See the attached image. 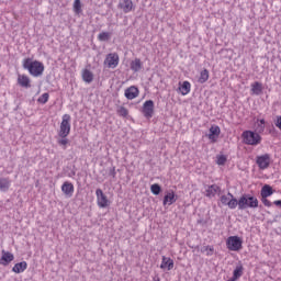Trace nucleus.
<instances>
[{
    "instance_id": "f3484780",
    "label": "nucleus",
    "mask_w": 281,
    "mask_h": 281,
    "mask_svg": "<svg viewBox=\"0 0 281 281\" xmlns=\"http://www.w3.org/2000/svg\"><path fill=\"white\" fill-rule=\"evenodd\" d=\"M173 203H177V195L175 194V191H169L164 196L162 205H172Z\"/></svg>"
},
{
    "instance_id": "4c0bfd02",
    "label": "nucleus",
    "mask_w": 281,
    "mask_h": 281,
    "mask_svg": "<svg viewBox=\"0 0 281 281\" xmlns=\"http://www.w3.org/2000/svg\"><path fill=\"white\" fill-rule=\"evenodd\" d=\"M257 131H258V133H263L265 132V125L258 123L257 124Z\"/></svg>"
},
{
    "instance_id": "e433bc0d",
    "label": "nucleus",
    "mask_w": 281,
    "mask_h": 281,
    "mask_svg": "<svg viewBox=\"0 0 281 281\" xmlns=\"http://www.w3.org/2000/svg\"><path fill=\"white\" fill-rule=\"evenodd\" d=\"M261 202L266 207H271V201H269L267 198H261Z\"/></svg>"
},
{
    "instance_id": "c756f323",
    "label": "nucleus",
    "mask_w": 281,
    "mask_h": 281,
    "mask_svg": "<svg viewBox=\"0 0 281 281\" xmlns=\"http://www.w3.org/2000/svg\"><path fill=\"white\" fill-rule=\"evenodd\" d=\"M116 113L121 117H128V109H126L125 106H119V109L116 110Z\"/></svg>"
},
{
    "instance_id": "a878e982",
    "label": "nucleus",
    "mask_w": 281,
    "mask_h": 281,
    "mask_svg": "<svg viewBox=\"0 0 281 281\" xmlns=\"http://www.w3.org/2000/svg\"><path fill=\"white\" fill-rule=\"evenodd\" d=\"M82 80L83 82H88V85H90V82H93V72H91V70L89 69H85L82 71Z\"/></svg>"
},
{
    "instance_id": "ea45409f",
    "label": "nucleus",
    "mask_w": 281,
    "mask_h": 281,
    "mask_svg": "<svg viewBox=\"0 0 281 281\" xmlns=\"http://www.w3.org/2000/svg\"><path fill=\"white\" fill-rule=\"evenodd\" d=\"M110 175H112V177H115V167H113V168L110 170Z\"/></svg>"
},
{
    "instance_id": "473e14b6",
    "label": "nucleus",
    "mask_w": 281,
    "mask_h": 281,
    "mask_svg": "<svg viewBox=\"0 0 281 281\" xmlns=\"http://www.w3.org/2000/svg\"><path fill=\"white\" fill-rule=\"evenodd\" d=\"M74 10L76 14H80V12H82V3L80 2V0H75Z\"/></svg>"
},
{
    "instance_id": "2eb2a0df",
    "label": "nucleus",
    "mask_w": 281,
    "mask_h": 281,
    "mask_svg": "<svg viewBox=\"0 0 281 281\" xmlns=\"http://www.w3.org/2000/svg\"><path fill=\"white\" fill-rule=\"evenodd\" d=\"M139 95V89L135 86H131L125 90V98L127 100H135Z\"/></svg>"
},
{
    "instance_id": "412c9836",
    "label": "nucleus",
    "mask_w": 281,
    "mask_h": 281,
    "mask_svg": "<svg viewBox=\"0 0 281 281\" xmlns=\"http://www.w3.org/2000/svg\"><path fill=\"white\" fill-rule=\"evenodd\" d=\"M130 67L134 74H137V71H142V68L144 67V64L142 63V59L135 58L131 61Z\"/></svg>"
},
{
    "instance_id": "79ce46f5",
    "label": "nucleus",
    "mask_w": 281,
    "mask_h": 281,
    "mask_svg": "<svg viewBox=\"0 0 281 281\" xmlns=\"http://www.w3.org/2000/svg\"><path fill=\"white\" fill-rule=\"evenodd\" d=\"M154 281H161V279L159 278V276L154 277Z\"/></svg>"
},
{
    "instance_id": "7ed1b4c3",
    "label": "nucleus",
    "mask_w": 281,
    "mask_h": 281,
    "mask_svg": "<svg viewBox=\"0 0 281 281\" xmlns=\"http://www.w3.org/2000/svg\"><path fill=\"white\" fill-rule=\"evenodd\" d=\"M241 137L247 146H258L262 142V136L254 131L243 132Z\"/></svg>"
},
{
    "instance_id": "aec40b11",
    "label": "nucleus",
    "mask_w": 281,
    "mask_h": 281,
    "mask_svg": "<svg viewBox=\"0 0 281 281\" xmlns=\"http://www.w3.org/2000/svg\"><path fill=\"white\" fill-rule=\"evenodd\" d=\"M179 85H180L178 88L179 93H181V95H188V93H190L192 89V85L190 83V81H183L182 83H179Z\"/></svg>"
},
{
    "instance_id": "0eeeda50",
    "label": "nucleus",
    "mask_w": 281,
    "mask_h": 281,
    "mask_svg": "<svg viewBox=\"0 0 281 281\" xmlns=\"http://www.w3.org/2000/svg\"><path fill=\"white\" fill-rule=\"evenodd\" d=\"M108 69H115L120 65V55L117 53H109L104 59Z\"/></svg>"
},
{
    "instance_id": "5701e85b",
    "label": "nucleus",
    "mask_w": 281,
    "mask_h": 281,
    "mask_svg": "<svg viewBox=\"0 0 281 281\" xmlns=\"http://www.w3.org/2000/svg\"><path fill=\"white\" fill-rule=\"evenodd\" d=\"M27 269V261L18 262L13 266V273H23Z\"/></svg>"
},
{
    "instance_id": "f03ea898",
    "label": "nucleus",
    "mask_w": 281,
    "mask_h": 281,
    "mask_svg": "<svg viewBox=\"0 0 281 281\" xmlns=\"http://www.w3.org/2000/svg\"><path fill=\"white\" fill-rule=\"evenodd\" d=\"M258 205V198L252 196L250 194H244L239 198V200H237L238 210H248V207L250 210H256Z\"/></svg>"
},
{
    "instance_id": "bb28decb",
    "label": "nucleus",
    "mask_w": 281,
    "mask_h": 281,
    "mask_svg": "<svg viewBox=\"0 0 281 281\" xmlns=\"http://www.w3.org/2000/svg\"><path fill=\"white\" fill-rule=\"evenodd\" d=\"M210 80V71L207 69H204L200 72L199 82L200 85H205Z\"/></svg>"
},
{
    "instance_id": "f8f14e48",
    "label": "nucleus",
    "mask_w": 281,
    "mask_h": 281,
    "mask_svg": "<svg viewBox=\"0 0 281 281\" xmlns=\"http://www.w3.org/2000/svg\"><path fill=\"white\" fill-rule=\"evenodd\" d=\"M119 9L123 10L124 14H128V12L135 10V5L133 4V0H120Z\"/></svg>"
},
{
    "instance_id": "6ab92c4d",
    "label": "nucleus",
    "mask_w": 281,
    "mask_h": 281,
    "mask_svg": "<svg viewBox=\"0 0 281 281\" xmlns=\"http://www.w3.org/2000/svg\"><path fill=\"white\" fill-rule=\"evenodd\" d=\"M221 192V187L216 184L209 186L207 189L205 190V196L209 199H212V196H216Z\"/></svg>"
},
{
    "instance_id": "f257e3e1",
    "label": "nucleus",
    "mask_w": 281,
    "mask_h": 281,
    "mask_svg": "<svg viewBox=\"0 0 281 281\" xmlns=\"http://www.w3.org/2000/svg\"><path fill=\"white\" fill-rule=\"evenodd\" d=\"M23 69L29 70V74L33 76V78H40L43 76L45 71V65L38 60H32V58H25L22 64Z\"/></svg>"
},
{
    "instance_id": "423d86ee",
    "label": "nucleus",
    "mask_w": 281,
    "mask_h": 281,
    "mask_svg": "<svg viewBox=\"0 0 281 281\" xmlns=\"http://www.w3.org/2000/svg\"><path fill=\"white\" fill-rule=\"evenodd\" d=\"M226 246L229 251H240L243 249V239L238 236H231L226 240Z\"/></svg>"
},
{
    "instance_id": "f704fd0d",
    "label": "nucleus",
    "mask_w": 281,
    "mask_h": 281,
    "mask_svg": "<svg viewBox=\"0 0 281 281\" xmlns=\"http://www.w3.org/2000/svg\"><path fill=\"white\" fill-rule=\"evenodd\" d=\"M57 144L59 146H63L64 150H66L67 144H69V139H67V137H61L60 139L57 140Z\"/></svg>"
},
{
    "instance_id": "4468645a",
    "label": "nucleus",
    "mask_w": 281,
    "mask_h": 281,
    "mask_svg": "<svg viewBox=\"0 0 281 281\" xmlns=\"http://www.w3.org/2000/svg\"><path fill=\"white\" fill-rule=\"evenodd\" d=\"M160 269H167V271H172V269H175V260H172L170 257L162 256Z\"/></svg>"
},
{
    "instance_id": "393cba45",
    "label": "nucleus",
    "mask_w": 281,
    "mask_h": 281,
    "mask_svg": "<svg viewBox=\"0 0 281 281\" xmlns=\"http://www.w3.org/2000/svg\"><path fill=\"white\" fill-rule=\"evenodd\" d=\"M250 91L254 95H260V93H262V83H260L259 81L251 83Z\"/></svg>"
},
{
    "instance_id": "6e6552de",
    "label": "nucleus",
    "mask_w": 281,
    "mask_h": 281,
    "mask_svg": "<svg viewBox=\"0 0 281 281\" xmlns=\"http://www.w3.org/2000/svg\"><path fill=\"white\" fill-rule=\"evenodd\" d=\"M142 113L144 117L150 120L155 115V102L153 100H147L143 104Z\"/></svg>"
},
{
    "instance_id": "2f4dec72",
    "label": "nucleus",
    "mask_w": 281,
    "mask_h": 281,
    "mask_svg": "<svg viewBox=\"0 0 281 281\" xmlns=\"http://www.w3.org/2000/svg\"><path fill=\"white\" fill-rule=\"evenodd\" d=\"M151 193L155 194V196L161 194V186L154 183L150 187Z\"/></svg>"
},
{
    "instance_id": "58836bf2",
    "label": "nucleus",
    "mask_w": 281,
    "mask_h": 281,
    "mask_svg": "<svg viewBox=\"0 0 281 281\" xmlns=\"http://www.w3.org/2000/svg\"><path fill=\"white\" fill-rule=\"evenodd\" d=\"M273 205H277L278 207H281V200H276L273 202Z\"/></svg>"
},
{
    "instance_id": "9b49d317",
    "label": "nucleus",
    "mask_w": 281,
    "mask_h": 281,
    "mask_svg": "<svg viewBox=\"0 0 281 281\" xmlns=\"http://www.w3.org/2000/svg\"><path fill=\"white\" fill-rule=\"evenodd\" d=\"M220 135H221V127H218V125H212L206 136L209 137L210 142H212V144H216L218 142Z\"/></svg>"
},
{
    "instance_id": "72a5a7b5",
    "label": "nucleus",
    "mask_w": 281,
    "mask_h": 281,
    "mask_svg": "<svg viewBox=\"0 0 281 281\" xmlns=\"http://www.w3.org/2000/svg\"><path fill=\"white\" fill-rule=\"evenodd\" d=\"M216 159L217 166H225V164H227V156L225 155H220L216 157Z\"/></svg>"
},
{
    "instance_id": "a19ab883",
    "label": "nucleus",
    "mask_w": 281,
    "mask_h": 281,
    "mask_svg": "<svg viewBox=\"0 0 281 281\" xmlns=\"http://www.w3.org/2000/svg\"><path fill=\"white\" fill-rule=\"evenodd\" d=\"M259 124H261V126H265V124H266L265 119H261V120L259 121Z\"/></svg>"
},
{
    "instance_id": "7c9ffc66",
    "label": "nucleus",
    "mask_w": 281,
    "mask_h": 281,
    "mask_svg": "<svg viewBox=\"0 0 281 281\" xmlns=\"http://www.w3.org/2000/svg\"><path fill=\"white\" fill-rule=\"evenodd\" d=\"M37 102L40 104H47V102H49V93L45 92L43 93L38 99Z\"/></svg>"
},
{
    "instance_id": "4be33fe9",
    "label": "nucleus",
    "mask_w": 281,
    "mask_h": 281,
    "mask_svg": "<svg viewBox=\"0 0 281 281\" xmlns=\"http://www.w3.org/2000/svg\"><path fill=\"white\" fill-rule=\"evenodd\" d=\"M12 186L10 178H0V192H8Z\"/></svg>"
},
{
    "instance_id": "ddd939ff",
    "label": "nucleus",
    "mask_w": 281,
    "mask_h": 281,
    "mask_svg": "<svg viewBox=\"0 0 281 281\" xmlns=\"http://www.w3.org/2000/svg\"><path fill=\"white\" fill-rule=\"evenodd\" d=\"M13 260L14 254L2 250V256L0 258V265H2V267H8V265H10V262H12Z\"/></svg>"
},
{
    "instance_id": "dca6fc26",
    "label": "nucleus",
    "mask_w": 281,
    "mask_h": 281,
    "mask_svg": "<svg viewBox=\"0 0 281 281\" xmlns=\"http://www.w3.org/2000/svg\"><path fill=\"white\" fill-rule=\"evenodd\" d=\"M61 192H64L68 198L74 196V183L69 181L64 182L61 186Z\"/></svg>"
},
{
    "instance_id": "9d476101",
    "label": "nucleus",
    "mask_w": 281,
    "mask_h": 281,
    "mask_svg": "<svg viewBox=\"0 0 281 281\" xmlns=\"http://www.w3.org/2000/svg\"><path fill=\"white\" fill-rule=\"evenodd\" d=\"M256 164L259 170H267L269 166H271V156L269 154H265L257 157Z\"/></svg>"
},
{
    "instance_id": "a211bd4d",
    "label": "nucleus",
    "mask_w": 281,
    "mask_h": 281,
    "mask_svg": "<svg viewBox=\"0 0 281 281\" xmlns=\"http://www.w3.org/2000/svg\"><path fill=\"white\" fill-rule=\"evenodd\" d=\"M30 82L31 80L30 77H27V75L18 76V85H20V87H23L24 89H30V87H32Z\"/></svg>"
},
{
    "instance_id": "cd10ccee",
    "label": "nucleus",
    "mask_w": 281,
    "mask_h": 281,
    "mask_svg": "<svg viewBox=\"0 0 281 281\" xmlns=\"http://www.w3.org/2000/svg\"><path fill=\"white\" fill-rule=\"evenodd\" d=\"M245 268H243V265H238L236 266L235 270L233 271V279L236 281L238 280L239 278L243 277V271H244Z\"/></svg>"
},
{
    "instance_id": "c85d7f7f",
    "label": "nucleus",
    "mask_w": 281,
    "mask_h": 281,
    "mask_svg": "<svg viewBox=\"0 0 281 281\" xmlns=\"http://www.w3.org/2000/svg\"><path fill=\"white\" fill-rule=\"evenodd\" d=\"M98 40L101 41V42L111 41V33H109V32H101L98 35Z\"/></svg>"
},
{
    "instance_id": "37998d69",
    "label": "nucleus",
    "mask_w": 281,
    "mask_h": 281,
    "mask_svg": "<svg viewBox=\"0 0 281 281\" xmlns=\"http://www.w3.org/2000/svg\"><path fill=\"white\" fill-rule=\"evenodd\" d=\"M198 223L202 224V223H203V220H199Z\"/></svg>"
},
{
    "instance_id": "1a4fd4ad",
    "label": "nucleus",
    "mask_w": 281,
    "mask_h": 281,
    "mask_svg": "<svg viewBox=\"0 0 281 281\" xmlns=\"http://www.w3.org/2000/svg\"><path fill=\"white\" fill-rule=\"evenodd\" d=\"M95 194H97V205L99 207L104 209L111 205V201H109V198L104 194V191H102V189H97Z\"/></svg>"
},
{
    "instance_id": "20e7f679",
    "label": "nucleus",
    "mask_w": 281,
    "mask_h": 281,
    "mask_svg": "<svg viewBox=\"0 0 281 281\" xmlns=\"http://www.w3.org/2000/svg\"><path fill=\"white\" fill-rule=\"evenodd\" d=\"M70 133H71V115L64 114L60 126H59L58 135L60 137H69Z\"/></svg>"
},
{
    "instance_id": "b1692460",
    "label": "nucleus",
    "mask_w": 281,
    "mask_h": 281,
    "mask_svg": "<svg viewBox=\"0 0 281 281\" xmlns=\"http://www.w3.org/2000/svg\"><path fill=\"white\" fill-rule=\"evenodd\" d=\"M261 199H268V196H271V194H273V188L269 184H265L261 188Z\"/></svg>"
},
{
    "instance_id": "39448f33",
    "label": "nucleus",
    "mask_w": 281,
    "mask_h": 281,
    "mask_svg": "<svg viewBox=\"0 0 281 281\" xmlns=\"http://www.w3.org/2000/svg\"><path fill=\"white\" fill-rule=\"evenodd\" d=\"M222 205H226L229 210H236L238 207V200L231 192L227 195H222L220 198Z\"/></svg>"
},
{
    "instance_id": "c9c22d12",
    "label": "nucleus",
    "mask_w": 281,
    "mask_h": 281,
    "mask_svg": "<svg viewBox=\"0 0 281 281\" xmlns=\"http://www.w3.org/2000/svg\"><path fill=\"white\" fill-rule=\"evenodd\" d=\"M205 251H206V256H213L214 255V247L213 246H206Z\"/></svg>"
}]
</instances>
